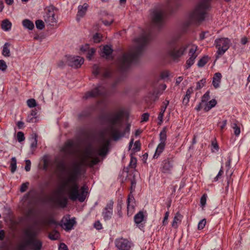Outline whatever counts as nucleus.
Listing matches in <instances>:
<instances>
[{
	"label": "nucleus",
	"mask_w": 250,
	"mask_h": 250,
	"mask_svg": "<svg viewBox=\"0 0 250 250\" xmlns=\"http://www.w3.org/2000/svg\"><path fill=\"white\" fill-rule=\"evenodd\" d=\"M10 46V44L8 42H5L3 46L2 54L5 57H9L10 56V49L9 48V46Z\"/></svg>",
	"instance_id": "31"
},
{
	"label": "nucleus",
	"mask_w": 250,
	"mask_h": 250,
	"mask_svg": "<svg viewBox=\"0 0 250 250\" xmlns=\"http://www.w3.org/2000/svg\"><path fill=\"white\" fill-rule=\"evenodd\" d=\"M210 92L209 91H207L202 97L201 101L204 103H207L208 100L210 99Z\"/></svg>",
	"instance_id": "41"
},
{
	"label": "nucleus",
	"mask_w": 250,
	"mask_h": 250,
	"mask_svg": "<svg viewBox=\"0 0 250 250\" xmlns=\"http://www.w3.org/2000/svg\"><path fill=\"white\" fill-rule=\"evenodd\" d=\"M12 26L11 22L7 19L4 20L2 21L1 27L5 31H9Z\"/></svg>",
	"instance_id": "28"
},
{
	"label": "nucleus",
	"mask_w": 250,
	"mask_h": 250,
	"mask_svg": "<svg viewBox=\"0 0 250 250\" xmlns=\"http://www.w3.org/2000/svg\"><path fill=\"white\" fill-rule=\"evenodd\" d=\"M177 39L173 38L167 42V53L169 56L174 59L181 57L186 50L188 45H181L178 47L176 44Z\"/></svg>",
	"instance_id": "5"
},
{
	"label": "nucleus",
	"mask_w": 250,
	"mask_h": 250,
	"mask_svg": "<svg viewBox=\"0 0 250 250\" xmlns=\"http://www.w3.org/2000/svg\"><path fill=\"white\" fill-rule=\"evenodd\" d=\"M115 245L120 250H129L131 243L127 239L121 238L116 240Z\"/></svg>",
	"instance_id": "13"
},
{
	"label": "nucleus",
	"mask_w": 250,
	"mask_h": 250,
	"mask_svg": "<svg viewBox=\"0 0 250 250\" xmlns=\"http://www.w3.org/2000/svg\"><path fill=\"white\" fill-rule=\"evenodd\" d=\"M227 120H225L222 122L219 121L218 123V125L220 127L221 129H223L227 125Z\"/></svg>",
	"instance_id": "56"
},
{
	"label": "nucleus",
	"mask_w": 250,
	"mask_h": 250,
	"mask_svg": "<svg viewBox=\"0 0 250 250\" xmlns=\"http://www.w3.org/2000/svg\"><path fill=\"white\" fill-rule=\"evenodd\" d=\"M149 114L148 113H145L142 114L141 118V122H146L148 120Z\"/></svg>",
	"instance_id": "55"
},
{
	"label": "nucleus",
	"mask_w": 250,
	"mask_h": 250,
	"mask_svg": "<svg viewBox=\"0 0 250 250\" xmlns=\"http://www.w3.org/2000/svg\"><path fill=\"white\" fill-rule=\"evenodd\" d=\"M103 141L106 144V145L104 146L100 150V152L99 153V155L101 156L105 155L106 154L108 149L107 146L109 145L110 143V140L108 139L106 140L104 137H103Z\"/></svg>",
	"instance_id": "29"
},
{
	"label": "nucleus",
	"mask_w": 250,
	"mask_h": 250,
	"mask_svg": "<svg viewBox=\"0 0 250 250\" xmlns=\"http://www.w3.org/2000/svg\"><path fill=\"white\" fill-rule=\"evenodd\" d=\"M211 0H199L197 6L190 15L191 22L200 23L205 18L207 10L210 7Z\"/></svg>",
	"instance_id": "4"
},
{
	"label": "nucleus",
	"mask_w": 250,
	"mask_h": 250,
	"mask_svg": "<svg viewBox=\"0 0 250 250\" xmlns=\"http://www.w3.org/2000/svg\"><path fill=\"white\" fill-rule=\"evenodd\" d=\"M45 22L49 25L54 26L57 22L56 15L54 11V7H50L46 9L43 16Z\"/></svg>",
	"instance_id": "9"
},
{
	"label": "nucleus",
	"mask_w": 250,
	"mask_h": 250,
	"mask_svg": "<svg viewBox=\"0 0 250 250\" xmlns=\"http://www.w3.org/2000/svg\"><path fill=\"white\" fill-rule=\"evenodd\" d=\"M123 202L122 200H118L117 208L119 215H121V209L122 208Z\"/></svg>",
	"instance_id": "53"
},
{
	"label": "nucleus",
	"mask_w": 250,
	"mask_h": 250,
	"mask_svg": "<svg viewBox=\"0 0 250 250\" xmlns=\"http://www.w3.org/2000/svg\"><path fill=\"white\" fill-rule=\"evenodd\" d=\"M59 250H68V248L64 243H62L60 245Z\"/></svg>",
	"instance_id": "64"
},
{
	"label": "nucleus",
	"mask_w": 250,
	"mask_h": 250,
	"mask_svg": "<svg viewBox=\"0 0 250 250\" xmlns=\"http://www.w3.org/2000/svg\"><path fill=\"white\" fill-rule=\"evenodd\" d=\"M167 127H164L159 134L160 143L165 145L166 144V141L167 138Z\"/></svg>",
	"instance_id": "22"
},
{
	"label": "nucleus",
	"mask_w": 250,
	"mask_h": 250,
	"mask_svg": "<svg viewBox=\"0 0 250 250\" xmlns=\"http://www.w3.org/2000/svg\"><path fill=\"white\" fill-rule=\"evenodd\" d=\"M27 104L29 107H34L37 105L36 101L34 99H30L27 101Z\"/></svg>",
	"instance_id": "45"
},
{
	"label": "nucleus",
	"mask_w": 250,
	"mask_h": 250,
	"mask_svg": "<svg viewBox=\"0 0 250 250\" xmlns=\"http://www.w3.org/2000/svg\"><path fill=\"white\" fill-rule=\"evenodd\" d=\"M193 92V87H190L188 89L186 94L183 99V103L184 104H187L189 101L191 94Z\"/></svg>",
	"instance_id": "27"
},
{
	"label": "nucleus",
	"mask_w": 250,
	"mask_h": 250,
	"mask_svg": "<svg viewBox=\"0 0 250 250\" xmlns=\"http://www.w3.org/2000/svg\"><path fill=\"white\" fill-rule=\"evenodd\" d=\"M59 233L57 231H55L54 232L50 233L48 235V237L52 240H57L59 238Z\"/></svg>",
	"instance_id": "36"
},
{
	"label": "nucleus",
	"mask_w": 250,
	"mask_h": 250,
	"mask_svg": "<svg viewBox=\"0 0 250 250\" xmlns=\"http://www.w3.org/2000/svg\"><path fill=\"white\" fill-rule=\"evenodd\" d=\"M84 171L82 163L74 162L73 164L71 173L62 184L63 187H67L68 184H71L68 195L69 198L73 201L78 200L80 202H83L86 198L88 187L85 185H83L81 188V191L80 192L79 186L77 183L79 177Z\"/></svg>",
	"instance_id": "2"
},
{
	"label": "nucleus",
	"mask_w": 250,
	"mask_h": 250,
	"mask_svg": "<svg viewBox=\"0 0 250 250\" xmlns=\"http://www.w3.org/2000/svg\"><path fill=\"white\" fill-rule=\"evenodd\" d=\"M122 113L119 112L114 114H110L101 117V120L108 124L107 131L112 137L114 141L119 140L123 137L126 132L128 133L130 130V125H128L123 133H121L119 128L116 125L121 126L122 125Z\"/></svg>",
	"instance_id": "3"
},
{
	"label": "nucleus",
	"mask_w": 250,
	"mask_h": 250,
	"mask_svg": "<svg viewBox=\"0 0 250 250\" xmlns=\"http://www.w3.org/2000/svg\"><path fill=\"white\" fill-rule=\"evenodd\" d=\"M36 121V118L34 117L33 116H30V115H28L27 119L26 121L29 123H34Z\"/></svg>",
	"instance_id": "62"
},
{
	"label": "nucleus",
	"mask_w": 250,
	"mask_h": 250,
	"mask_svg": "<svg viewBox=\"0 0 250 250\" xmlns=\"http://www.w3.org/2000/svg\"><path fill=\"white\" fill-rule=\"evenodd\" d=\"M166 145L159 143L156 148L155 152L153 155V158L157 159L162 152L164 151Z\"/></svg>",
	"instance_id": "24"
},
{
	"label": "nucleus",
	"mask_w": 250,
	"mask_h": 250,
	"mask_svg": "<svg viewBox=\"0 0 250 250\" xmlns=\"http://www.w3.org/2000/svg\"><path fill=\"white\" fill-rule=\"evenodd\" d=\"M178 5L179 4L177 2H174V4L170 3L168 5L167 11L171 13L174 11V9L178 7Z\"/></svg>",
	"instance_id": "35"
},
{
	"label": "nucleus",
	"mask_w": 250,
	"mask_h": 250,
	"mask_svg": "<svg viewBox=\"0 0 250 250\" xmlns=\"http://www.w3.org/2000/svg\"><path fill=\"white\" fill-rule=\"evenodd\" d=\"M224 173V171H223V167L222 166L219 172L218 173V174L216 175V176L214 178V180H213V181L214 182H216L220 178V176L222 175V174H223Z\"/></svg>",
	"instance_id": "52"
},
{
	"label": "nucleus",
	"mask_w": 250,
	"mask_h": 250,
	"mask_svg": "<svg viewBox=\"0 0 250 250\" xmlns=\"http://www.w3.org/2000/svg\"><path fill=\"white\" fill-rule=\"evenodd\" d=\"M25 163V170L26 171H29L31 169V161L29 160H26Z\"/></svg>",
	"instance_id": "57"
},
{
	"label": "nucleus",
	"mask_w": 250,
	"mask_h": 250,
	"mask_svg": "<svg viewBox=\"0 0 250 250\" xmlns=\"http://www.w3.org/2000/svg\"><path fill=\"white\" fill-rule=\"evenodd\" d=\"M74 146V141L72 140H68L62 147L61 151L66 155L72 154L73 153Z\"/></svg>",
	"instance_id": "14"
},
{
	"label": "nucleus",
	"mask_w": 250,
	"mask_h": 250,
	"mask_svg": "<svg viewBox=\"0 0 250 250\" xmlns=\"http://www.w3.org/2000/svg\"><path fill=\"white\" fill-rule=\"evenodd\" d=\"M76 223L75 218L73 217L71 219H66L65 222L62 223L61 226L65 230L69 231L73 229Z\"/></svg>",
	"instance_id": "17"
},
{
	"label": "nucleus",
	"mask_w": 250,
	"mask_h": 250,
	"mask_svg": "<svg viewBox=\"0 0 250 250\" xmlns=\"http://www.w3.org/2000/svg\"><path fill=\"white\" fill-rule=\"evenodd\" d=\"M87 7L88 4L86 3H84L83 5H79L78 6V11L76 18L77 21H79L81 18L85 14Z\"/></svg>",
	"instance_id": "18"
},
{
	"label": "nucleus",
	"mask_w": 250,
	"mask_h": 250,
	"mask_svg": "<svg viewBox=\"0 0 250 250\" xmlns=\"http://www.w3.org/2000/svg\"><path fill=\"white\" fill-rule=\"evenodd\" d=\"M144 219V213L142 211H140L134 217V220L137 225L140 224Z\"/></svg>",
	"instance_id": "26"
},
{
	"label": "nucleus",
	"mask_w": 250,
	"mask_h": 250,
	"mask_svg": "<svg viewBox=\"0 0 250 250\" xmlns=\"http://www.w3.org/2000/svg\"><path fill=\"white\" fill-rule=\"evenodd\" d=\"M197 48V46L195 45H193L192 47L190 49L188 53V55L189 57H193V59H195L197 56V55L196 54V51Z\"/></svg>",
	"instance_id": "33"
},
{
	"label": "nucleus",
	"mask_w": 250,
	"mask_h": 250,
	"mask_svg": "<svg viewBox=\"0 0 250 250\" xmlns=\"http://www.w3.org/2000/svg\"><path fill=\"white\" fill-rule=\"evenodd\" d=\"M101 37L102 36L100 34L98 33H95L93 36L94 42L96 43L99 42L101 41Z\"/></svg>",
	"instance_id": "48"
},
{
	"label": "nucleus",
	"mask_w": 250,
	"mask_h": 250,
	"mask_svg": "<svg viewBox=\"0 0 250 250\" xmlns=\"http://www.w3.org/2000/svg\"><path fill=\"white\" fill-rule=\"evenodd\" d=\"M207 195L204 194L200 199V203L202 206H204L206 204Z\"/></svg>",
	"instance_id": "59"
},
{
	"label": "nucleus",
	"mask_w": 250,
	"mask_h": 250,
	"mask_svg": "<svg viewBox=\"0 0 250 250\" xmlns=\"http://www.w3.org/2000/svg\"><path fill=\"white\" fill-rule=\"evenodd\" d=\"M101 73V69L97 64H94L92 68V73L95 76H97Z\"/></svg>",
	"instance_id": "38"
},
{
	"label": "nucleus",
	"mask_w": 250,
	"mask_h": 250,
	"mask_svg": "<svg viewBox=\"0 0 250 250\" xmlns=\"http://www.w3.org/2000/svg\"><path fill=\"white\" fill-rule=\"evenodd\" d=\"M102 75L104 78H107L111 76V72L108 70H105Z\"/></svg>",
	"instance_id": "54"
},
{
	"label": "nucleus",
	"mask_w": 250,
	"mask_h": 250,
	"mask_svg": "<svg viewBox=\"0 0 250 250\" xmlns=\"http://www.w3.org/2000/svg\"><path fill=\"white\" fill-rule=\"evenodd\" d=\"M29 185V183L28 182L22 183L21 186L20 191L21 192H24L26 191L28 188Z\"/></svg>",
	"instance_id": "44"
},
{
	"label": "nucleus",
	"mask_w": 250,
	"mask_h": 250,
	"mask_svg": "<svg viewBox=\"0 0 250 250\" xmlns=\"http://www.w3.org/2000/svg\"><path fill=\"white\" fill-rule=\"evenodd\" d=\"M113 50L111 46L106 45L103 47V53L106 56H109L112 53Z\"/></svg>",
	"instance_id": "34"
},
{
	"label": "nucleus",
	"mask_w": 250,
	"mask_h": 250,
	"mask_svg": "<svg viewBox=\"0 0 250 250\" xmlns=\"http://www.w3.org/2000/svg\"><path fill=\"white\" fill-rule=\"evenodd\" d=\"M217 104V101L215 99H212L206 103L204 105V110L206 112L208 111L212 107H214Z\"/></svg>",
	"instance_id": "25"
},
{
	"label": "nucleus",
	"mask_w": 250,
	"mask_h": 250,
	"mask_svg": "<svg viewBox=\"0 0 250 250\" xmlns=\"http://www.w3.org/2000/svg\"><path fill=\"white\" fill-rule=\"evenodd\" d=\"M133 149L136 150V151H139L140 150V143L139 141H137L135 142Z\"/></svg>",
	"instance_id": "61"
},
{
	"label": "nucleus",
	"mask_w": 250,
	"mask_h": 250,
	"mask_svg": "<svg viewBox=\"0 0 250 250\" xmlns=\"http://www.w3.org/2000/svg\"><path fill=\"white\" fill-rule=\"evenodd\" d=\"M231 127L234 129V134L238 136L240 133V128L235 123H232Z\"/></svg>",
	"instance_id": "39"
},
{
	"label": "nucleus",
	"mask_w": 250,
	"mask_h": 250,
	"mask_svg": "<svg viewBox=\"0 0 250 250\" xmlns=\"http://www.w3.org/2000/svg\"><path fill=\"white\" fill-rule=\"evenodd\" d=\"M113 201L110 200L103 209L102 216L104 221L108 220L111 218L113 214Z\"/></svg>",
	"instance_id": "11"
},
{
	"label": "nucleus",
	"mask_w": 250,
	"mask_h": 250,
	"mask_svg": "<svg viewBox=\"0 0 250 250\" xmlns=\"http://www.w3.org/2000/svg\"><path fill=\"white\" fill-rule=\"evenodd\" d=\"M37 138L36 135H35V136L32 138V141L31 143V148H36L37 146Z\"/></svg>",
	"instance_id": "50"
},
{
	"label": "nucleus",
	"mask_w": 250,
	"mask_h": 250,
	"mask_svg": "<svg viewBox=\"0 0 250 250\" xmlns=\"http://www.w3.org/2000/svg\"><path fill=\"white\" fill-rule=\"evenodd\" d=\"M24 234L27 238L26 240L35 239L37 235V231L30 229H26Z\"/></svg>",
	"instance_id": "21"
},
{
	"label": "nucleus",
	"mask_w": 250,
	"mask_h": 250,
	"mask_svg": "<svg viewBox=\"0 0 250 250\" xmlns=\"http://www.w3.org/2000/svg\"><path fill=\"white\" fill-rule=\"evenodd\" d=\"M151 38L150 32H144L134 40L135 46L128 52L124 54L118 59V65L121 71H126L131 63H135L138 62Z\"/></svg>",
	"instance_id": "1"
},
{
	"label": "nucleus",
	"mask_w": 250,
	"mask_h": 250,
	"mask_svg": "<svg viewBox=\"0 0 250 250\" xmlns=\"http://www.w3.org/2000/svg\"><path fill=\"white\" fill-rule=\"evenodd\" d=\"M206 83V79H202L199 82H198L196 83V90H199L202 88L205 84Z\"/></svg>",
	"instance_id": "40"
},
{
	"label": "nucleus",
	"mask_w": 250,
	"mask_h": 250,
	"mask_svg": "<svg viewBox=\"0 0 250 250\" xmlns=\"http://www.w3.org/2000/svg\"><path fill=\"white\" fill-rule=\"evenodd\" d=\"M22 25L24 27L29 30H32L34 27L33 22L28 19L24 20L22 21Z\"/></svg>",
	"instance_id": "30"
},
{
	"label": "nucleus",
	"mask_w": 250,
	"mask_h": 250,
	"mask_svg": "<svg viewBox=\"0 0 250 250\" xmlns=\"http://www.w3.org/2000/svg\"><path fill=\"white\" fill-rule=\"evenodd\" d=\"M94 227L98 230H100L102 229V225L99 221H97L94 223Z\"/></svg>",
	"instance_id": "58"
},
{
	"label": "nucleus",
	"mask_w": 250,
	"mask_h": 250,
	"mask_svg": "<svg viewBox=\"0 0 250 250\" xmlns=\"http://www.w3.org/2000/svg\"><path fill=\"white\" fill-rule=\"evenodd\" d=\"M163 104H164V105L163 106H162L161 108V111L160 112L159 114L158 117V119L159 121L158 124L159 125H161L162 124V123L163 122L164 114L167 108L168 104H169V101L166 100L163 103Z\"/></svg>",
	"instance_id": "19"
},
{
	"label": "nucleus",
	"mask_w": 250,
	"mask_h": 250,
	"mask_svg": "<svg viewBox=\"0 0 250 250\" xmlns=\"http://www.w3.org/2000/svg\"><path fill=\"white\" fill-rule=\"evenodd\" d=\"M222 75L219 72L215 73L212 79V84L215 88H217L220 86Z\"/></svg>",
	"instance_id": "20"
},
{
	"label": "nucleus",
	"mask_w": 250,
	"mask_h": 250,
	"mask_svg": "<svg viewBox=\"0 0 250 250\" xmlns=\"http://www.w3.org/2000/svg\"><path fill=\"white\" fill-rule=\"evenodd\" d=\"M231 42L228 38H221L215 40L216 47L217 48L216 53L221 56L223 55L230 46Z\"/></svg>",
	"instance_id": "7"
},
{
	"label": "nucleus",
	"mask_w": 250,
	"mask_h": 250,
	"mask_svg": "<svg viewBox=\"0 0 250 250\" xmlns=\"http://www.w3.org/2000/svg\"><path fill=\"white\" fill-rule=\"evenodd\" d=\"M135 206V199L131 193H130L127 200V214L131 215L133 212Z\"/></svg>",
	"instance_id": "16"
},
{
	"label": "nucleus",
	"mask_w": 250,
	"mask_h": 250,
	"mask_svg": "<svg viewBox=\"0 0 250 250\" xmlns=\"http://www.w3.org/2000/svg\"><path fill=\"white\" fill-rule=\"evenodd\" d=\"M25 246L29 247L32 250H41L42 246V242L38 239L25 240L24 241Z\"/></svg>",
	"instance_id": "12"
},
{
	"label": "nucleus",
	"mask_w": 250,
	"mask_h": 250,
	"mask_svg": "<svg viewBox=\"0 0 250 250\" xmlns=\"http://www.w3.org/2000/svg\"><path fill=\"white\" fill-rule=\"evenodd\" d=\"M137 164V159L133 156L131 157L130 161L129 163V166L131 167H135Z\"/></svg>",
	"instance_id": "51"
},
{
	"label": "nucleus",
	"mask_w": 250,
	"mask_h": 250,
	"mask_svg": "<svg viewBox=\"0 0 250 250\" xmlns=\"http://www.w3.org/2000/svg\"><path fill=\"white\" fill-rule=\"evenodd\" d=\"M208 61V57H204L198 61L197 65L199 67H203L207 63Z\"/></svg>",
	"instance_id": "37"
},
{
	"label": "nucleus",
	"mask_w": 250,
	"mask_h": 250,
	"mask_svg": "<svg viewBox=\"0 0 250 250\" xmlns=\"http://www.w3.org/2000/svg\"><path fill=\"white\" fill-rule=\"evenodd\" d=\"M195 59H193V57H189V59L186 62V69H188L194 63Z\"/></svg>",
	"instance_id": "43"
},
{
	"label": "nucleus",
	"mask_w": 250,
	"mask_h": 250,
	"mask_svg": "<svg viewBox=\"0 0 250 250\" xmlns=\"http://www.w3.org/2000/svg\"><path fill=\"white\" fill-rule=\"evenodd\" d=\"M95 50L94 48H91L88 51L87 57L89 59V60H90L91 57L95 53Z\"/></svg>",
	"instance_id": "60"
},
{
	"label": "nucleus",
	"mask_w": 250,
	"mask_h": 250,
	"mask_svg": "<svg viewBox=\"0 0 250 250\" xmlns=\"http://www.w3.org/2000/svg\"><path fill=\"white\" fill-rule=\"evenodd\" d=\"M35 24L36 27L40 30H42L44 27V22L41 20H37L35 22Z\"/></svg>",
	"instance_id": "42"
},
{
	"label": "nucleus",
	"mask_w": 250,
	"mask_h": 250,
	"mask_svg": "<svg viewBox=\"0 0 250 250\" xmlns=\"http://www.w3.org/2000/svg\"><path fill=\"white\" fill-rule=\"evenodd\" d=\"M166 12L164 10L156 9L151 13L152 25L158 29L160 28L164 23Z\"/></svg>",
	"instance_id": "6"
},
{
	"label": "nucleus",
	"mask_w": 250,
	"mask_h": 250,
	"mask_svg": "<svg viewBox=\"0 0 250 250\" xmlns=\"http://www.w3.org/2000/svg\"><path fill=\"white\" fill-rule=\"evenodd\" d=\"M56 203L60 207L65 208L68 204V199L65 196H61L57 199Z\"/></svg>",
	"instance_id": "23"
},
{
	"label": "nucleus",
	"mask_w": 250,
	"mask_h": 250,
	"mask_svg": "<svg viewBox=\"0 0 250 250\" xmlns=\"http://www.w3.org/2000/svg\"><path fill=\"white\" fill-rule=\"evenodd\" d=\"M17 137L19 142H21L25 139L24 133L21 131H19L17 133Z\"/></svg>",
	"instance_id": "46"
},
{
	"label": "nucleus",
	"mask_w": 250,
	"mask_h": 250,
	"mask_svg": "<svg viewBox=\"0 0 250 250\" xmlns=\"http://www.w3.org/2000/svg\"><path fill=\"white\" fill-rule=\"evenodd\" d=\"M169 76V73L168 71H167L162 72L161 74V76L162 79L167 78Z\"/></svg>",
	"instance_id": "63"
},
{
	"label": "nucleus",
	"mask_w": 250,
	"mask_h": 250,
	"mask_svg": "<svg viewBox=\"0 0 250 250\" xmlns=\"http://www.w3.org/2000/svg\"><path fill=\"white\" fill-rule=\"evenodd\" d=\"M109 94V91L105 87L101 84H99L93 89L86 92L83 96V99H88L89 98H95L100 95H107Z\"/></svg>",
	"instance_id": "8"
},
{
	"label": "nucleus",
	"mask_w": 250,
	"mask_h": 250,
	"mask_svg": "<svg viewBox=\"0 0 250 250\" xmlns=\"http://www.w3.org/2000/svg\"><path fill=\"white\" fill-rule=\"evenodd\" d=\"M172 161L169 159L164 160L162 164L161 170L165 173H170L172 169Z\"/></svg>",
	"instance_id": "15"
},
{
	"label": "nucleus",
	"mask_w": 250,
	"mask_h": 250,
	"mask_svg": "<svg viewBox=\"0 0 250 250\" xmlns=\"http://www.w3.org/2000/svg\"><path fill=\"white\" fill-rule=\"evenodd\" d=\"M66 58L67 64L75 68L80 67L84 62L83 58L80 56H66Z\"/></svg>",
	"instance_id": "10"
},
{
	"label": "nucleus",
	"mask_w": 250,
	"mask_h": 250,
	"mask_svg": "<svg viewBox=\"0 0 250 250\" xmlns=\"http://www.w3.org/2000/svg\"><path fill=\"white\" fill-rule=\"evenodd\" d=\"M7 68V65L5 62L3 60H0V70L4 71Z\"/></svg>",
	"instance_id": "47"
},
{
	"label": "nucleus",
	"mask_w": 250,
	"mask_h": 250,
	"mask_svg": "<svg viewBox=\"0 0 250 250\" xmlns=\"http://www.w3.org/2000/svg\"><path fill=\"white\" fill-rule=\"evenodd\" d=\"M206 224V220L205 219H203L199 221L198 225V229L199 230L202 229Z\"/></svg>",
	"instance_id": "49"
},
{
	"label": "nucleus",
	"mask_w": 250,
	"mask_h": 250,
	"mask_svg": "<svg viewBox=\"0 0 250 250\" xmlns=\"http://www.w3.org/2000/svg\"><path fill=\"white\" fill-rule=\"evenodd\" d=\"M10 167L11 172L14 173L17 169V160L15 157L11 158Z\"/></svg>",
	"instance_id": "32"
}]
</instances>
